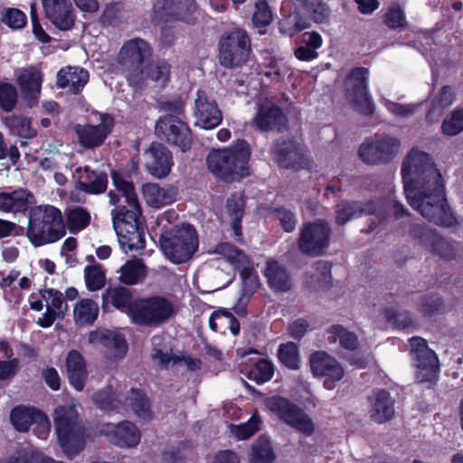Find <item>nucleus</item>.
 Returning a JSON list of instances; mask_svg holds the SVG:
<instances>
[{"mask_svg": "<svg viewBox=\"0 0 463 463\" xmlns=\"http://www.w3.org/2000/svg\"><path fill=\"white\" fill-rule=\"evenodd\" d=\"M402 175L412 208L435 224L451 227L456 223L442 175L428 153L412 148L403 159Z\"/></svg>", "mask_w": 463, "mask_h": 463, "instance_id": "obj_1", "label": "nucleus"}, {"mask_svg": "<svg viewBox=\"0 0 463 463\" xmlns=\"http://www.w3.org/2000/svg\"><path fill=\"white\" fill-rule=\"evenodd\" d=\"M112 181L120 194L110 191L108 194L109 203L116 205L111 216L119 245L126 253L142 250L145 247L144 222L134 185L119 173L112 174Z\"/></svg>", "mask_w": 463, "mask_h": 463, "instance_id": "obj_2", "label": "nucleus"}, {"mask_svg": "<svg viewBox=\"0 0 463 463\" xmlns=\"http://www.w3.org/2000/svg\"><path fill=\"white\" fill-rule=\"evenodd\" d=\"M250 156L248 143L240 140L232 147L212 150L206 162L209 170L215 176L224 181H233L249 175Z\"/></svg>", "mask_w": 463, "mask_h": 463, "instance_id": "obj_3", "label": "nucleus"}, {"mask_svg": "<svg viewBox=\"0 0 463 463\" xmlns=\"http://www.w3.org/2000/svg\"><path fill=\"white\" fill-rule=\"evenodd\" d=\"M26 234L35 247L59 241L65 234L61 212L50 204L32 207Z\"/></svg>", "mask_w": 463, "mask_h": 463, "instance_id": "obj_4", "label": "nucleus"}, {"mask_svg": "<svg viewBox=\"0 0 463 463\" xmlns=\"http://www.w3.org/2000/svg\"><path fill=\"white\" fill-rule=\"evenodd\" d=\"M53 422L59 443L68 457L83 449L85 428L79 419L75 404L58 406L54 411Z\"/></svg>", "mask_w": 463, "mask_h": 463, "instance_id": "obj_5", "label": "nucleus"}, {"mask_svg": "<svg viewBox=\"0 0 463 463\" xmlns=\"http://www.w3.org/2000/svg\"><path fill=\"white\" fill-rule=\"evenodd\" d=\"M159 245L171 262L180 264L193 257L198 250L199 240L193 225L181 223L165 231L160 236Z\"/></svg>", "mask_w": 463, "mask_h": 463, "instance_id": "obj_6", "label": "nucleus"}, {"mask_svg": "<svg viewBox=\"0 0 463 463\" xmlns=\"http://www.w3.org/2000/svg\"><path fill=\"white\" fill-rule=\"evenodd\" d=\"M152 55L150 45L141 38L126 42L118 55V62L122 67L128 83L135 89L145 85L146 60Z\"/></svg>", "mask_w": 463, "mask_h": 463, "instance_id": "obj_7", "label": "nucleus"}, {"mask_svg": "<svg viewBox=\"0 0 463 463\" xmlns=\"http://www.w3.org/2000/svg\"><path fill=\"white\" fill-rule=\"evenodd\" d=\"M93 402L102 411H119L131 407L136 416L142 420L151 419L152 413L147 398L145 394L137 389L132 388L128 396L124 397L117 394L110 386L106 387L93 394Z\"/></svg>", "mask_w": 463, "mask_h": 463, "instance_id": "obj_8", "label": "nucleus"}, {"mask_svg": "<svg viewBox=\"0 0 463 463\" xmlns=\"http://www.w3.org/2000/svg\"><path fill=\"white\" fill-rule=\"evenodd\" d=\"M175 312L174 303L165 297L139 298L130 308V321L137 326L156 327L167 322Z\"/></svg>", "mask_w": 463, "mask_h": 463, "instance_id": "obj_9", "label": "nucleus"}, {"mask_svg": "<svg viewBox=\"0 0 463 463\" xmlns=\"http://www.w3.org/2000/svg\"><path fill=\"white\" fill-rule=\"evenodd\" d=\"M250 52V40L243 29L234 28L220 38L219 60L226 68L242 65L248 60Z\"/></svg>", "mask_w": 463, "mask_h": 463, "instance_id": "obj_10", "label": "nucleus"}, {"mask_svg": "<svg viewBox=\"0 0 463 463\" xmlns=\"http://www.w3.org/2000/svg\"><path fill=\"white\" fill-rule=\"evenodd\" d=\"M400 140L392 136L375 134L366 138L359 146V158L367 165H378L390 163L399 153Z\"/></svg>", "mask_w": 463, "mask_h": 463, "instance_id": "obj_11", "label": "nucleus"}, {"mask_svg": "<svg viewBox=\"0 0 463 463\" xmlns=\"http://www.w3.org/2000/svg\"><path fill=\"white\" fill-rule=\"evenodd\" d=\"M215 252L222 255L234 269L240 271L241 279V295L251 298L260 287L257 273L250 268L248 257L240 250L228 242L219 243Z\"/></svg>", "mask_w": 463, "mask_h": 463, "instance_id": "obj_12", "label": "nucleus"}, {"mask_svg": "<svg viewBox=\"0 0 463 463\" xmlns=\"http://www.w3.org/2000/svg\"><path fill=\"white\" fill-rule=\"evenodd\" d=\"M95 121L75 126L79 145L87 149H94L104 144L114 128V118L109 113H93Z\"/></svg>", "mask_w": 463, "mask_h": 463, "instance_id": "obj_13", "label": "nucleus"}, {"mask_svg": "<svg viewBox=\"0 0 463 463\" xmlns=\"http://www.w3.org/2000/svg\"><path fill=\"white\" fill-rule=\"evenodd\" d=\"M410 352L417 367V379L420 383L434 382L438 378L439 360L425 339L413 336L409 340Z\"/></svg>", "mask_w": 463, "mask_h": 463, "instance_id": "obj_14", "label": "nucleus"}, {"mask_svg": "<svg viewBox=\"0 0 463 463\" xmlns=\"http://www.w3.org/2000/svg\"><path fill=\"white\" fill-rule=\"evenodd\" d=\"M156 134L160 139L178 146L182 152L191 148L193 137L190 128L173 115L159 118L156 124Z\"/></svg>", "mask_w": 463, "mask_h": 463, "instance_id": "obj_15", "label": "nucleus"}, {"mask_svg": "<svg viewBox=\"0 0 463 463\" xmlns=\"http://www.w3.org/2000/svg\"><path fill=\"white\" fill-rule=\"evenodd\" d=\"M363 215H373L370 225L364 232H372L384 220V213L381 205L373 202H349L342 201L335 206V222L339 225H344L354 217Z\"/></svg>", "mask_w": 463, "mask_h": 463, "instance_id": "obj_16", "label": "nucleus"}, {"mask_svg": "<svg viewBox=\"0 0 463 463\" xmlns=\"http://www.w3.org/2000/svg\"><path fill=\"white\" fill-rule=\"evenodd\" d=\"M368 73V69L358 67L349 73L345 80L348 99L354 109L364 115H371L374 111V105L367 91Z\"/></svg>", "mask_w": 463, "mask_h": 463, "instance_id": "obj_17", "label": "nucleus"}, {"mask_svg": "<svg viewBox=\"0 0 463 463\" xmlns=\"http://www.w3.org/2000/svg\"><path fill=\"white\" fill-rule=\"evenodd\" d=\"M331 232L330 226L324 221L306 224L298 240L300 250L309 256L323 255L329 246Z\"/></svg>", "mask_w": 463, "mask_h": 463, "instance_id": "obj_18", "label": "nucleus"}, {"mask_svg": "<svg viewBox=\"0 0 463 463\" xmlns=\"http://www.w3.org/2000/svg\"><path fill=\"white\" fill-rule=\"evenodd\" d=\"M153 10L155 19L158 21L180 20L194 24L196 20L194 0H156Z\"/></svg>", "mask_w": 463, "mask_h": 463, "instance_id": "obj_19", "label": "nucleus"}, {"mask_svg": "<svg viewBox=\"0 0 463 463\" xmlns=\"http://www.w3.org/2000/svg\"><path fill=\"white\" fill-rule=\"evenodd\" d=\"M310 368L315 376L326 377L324 386L328 390L335 388V383L345 375L341 364L325 351H317L310 355Z\"/></svg>", "mask_w": 463, "mask_h": 463, "instance_id": "obj_20", "label": "nucleus"}, {"mask_svg": "<svg viewBox=\"0 0 463 463\" xmlns=\"http://www.w3.org/2000/svg\"><path fill=\"white\" fill-rule=\"evenodd\" d=\"M195 124L203 129H213L222 120V113L216 101L205 90H199L194 100Z\"/></svg>", "mask_w": 463, "mask_h": 463, "instance_id": "obj_21", "label": "nucleus"}, {"mask_svg": "<svg viewBox=\"0 0 463 463\" xmlns=\"http://www.w3.org/2000/svg\"><path fill=\"white\" fill-rule=\"evenodd\" d=\"M287 116L280 107L270 100H264L258 105L253 118L254 126L261 132H281L286 128Z\"/></svg>", "mask_w": 463, "mask_h": 463, "instance_id": "obj_22", "label": "nucleus"}, {"mask_svg": "<svg viewBox=\"0 0 463 463\" xmlns=\"http://www.w3.org/2000/svg\"><path fill=\"white\" fill-rule=\"evenodd\" d=\"M89 342L99 347L109 360L122 359L128 352L125 338L118 333L110 330L92 331Z\"/></svg>", "mask_w": 463, "mask_h": 463, "instance_id": "obj_23", "label": "nucleus"}, {"mask_svg": "<svg viewBox=\"0 0 463 463\" xmlns=\"http://www.w3.org/2000/svg\"><path fill=\"white\" fill-rule=\"evenodd\" d=\"M99 432L119 448H135L139 444L141 439L139 429L128 420H123L118 424H105Z\"/></svg>", "mask_w": 463, "mask_h": 463, "instance_id": "obj_24", "label": "nucleus"}, {"mask_svg": "<svg viewBox=\"0 0 463 463\" xmlns=\"http://www.w3.org/2000/svg\"><path fill=\"white\" fill-rule=\"evenodd\" d=\"M48 20L61 31H70L75 24V12L70 0H42Z\"/></svg>", "mask_w": 463, "mask_h": 463, "instance_id": "obj_25", "label": "nucleus"}, {"mask_svg": "<svg viewBox=\"0 0 463 463\" xmlns=\"http://www.w3.org/2000/svg\"><path fill=\"white\" fill-rule=\"evenodd\" d=\"M146 166L150 175L162 179L166 177L174 165L172 153L164 145L153 142L145 152Z\"/></svg>", "mask_w": 463, "mask_h": 463, "instance_id": "obj_26", "label": "nucleus"}, {"mask_svg": "<svg viewBox=\"0 0 463 463\" xmlns=\"http://www.w3.org/2000/svg\"><path fill=\"white\" fill-rule=\"evenodd\" d=\"M153 350H152V359L155 363H156L161 367H167L170 364L173 365L180 364L184 366L186 370L190 372H195L201 369L202 361L200 358L194 357L189 354L185 355H175L172 356L169 353V349L167 347L162 349L158 346L161 345L163 341V337L160 335H155L151 339Z\"/></svg>", "mask_w": 463, "mask_h": 463, "instance_id": "obj_27", "label": "nucleus"}, {"mask_svg": "<svg viewBox=\"0 0 463 463\" xmlns=\"http://www.w3.org/2000/svg\"><path fill=\"white\" fill-rule=\"evenodd\" d=\"M76 188L87 194H99L106 191L108 175L103 171L91 170L90 166H79L73 173Z\"/></svg>", "mask_w": 463, "mask_h": 463, "instance_id": "obj_28", "label": "nucleus"}, {"mask_svg": "<svg viewBox=\"0 0 463 463\" xmlns=\"http://www.w3.org/2000/svg\"><path fill=\"white\" fill-rule=\"evenodd\" d=\"M10 420L13 426L21 432L27 431L33 423L39 424L44 430L49 429L46 416L34 408L17 406L11 411Z\"/></svg>", "mask_w": 463, "mask_h": 463, "instance_id": "obj_29", "label": "nucleus"}, {"mask_svg": "<svg viewBox=\"0 0 463 463\" xmlns=\"http://www.w3.org/2000/svg\"><path fill=\"white\" fill-rule=\"evenodd\" d=\"M17 83L24 95L35 102L41 92L43 73L38 66H28L16 72Z\"/></svg>", "mask_w": 463, "mask_h": 463, "instance_id": "obj_30", "label": "nucleus"}, {"mask_svg": "<svg viewBox=\"0 0 463 463\" xmlns=\"http://www.w3.org/2000/svg\"><path fill=\"white\" fill-rule=\"evenodd\" d=\"M146 203L154 208H161L176 200L177 191L175 187H160L157 184L147 183L142 186Z\"/></svg>", "mask_w": 463, "mask_h": 463, "instance_id": "obj_31", "label": "nucleus"}, {"mask_svg": "<svg viewBox=\"0 0 463 463\" xmlns=\"http://www.w3.org/2000/svg\"><path fill=\"white\" fill-rule=\"evenodd\" d=\"M89 72L80 67L68 66L59 71L57 85L60 88H68L71 92L79 93L89 80Z\"/></svg>", "mask_w": 463, "mask_h": 463, "instance_id": "obj_32", "label": "nucleus"}, {"mask_svg": "<svg viewBox=\"0 0 463 463\" xmlns=\"http://www.w3.org/2000/svg\"><path fill=\"white\" fill-rule=\"evenodd\" d=\"M394 416V402L385 390L374 393L370 411L371 419L376 423H384Z\"/></svg>", "mask_w": 463, "mask_h": 463, "instance_id": "obj_33", "label": "nucleus"}, {"mask_svg": "<svg viewBox=\"0 0 463 463\" xmlns=\"http://www.w3.org/2000/svg\"><path fill=\"white\" fill-rule=\"evenodd\" d=\"M132 294L129 289L124 287L109 288L102 294V304L104 307H113L126 313L130 318V308L133 306Z\"/></svg>", "mask_w": 463, "mask_h": 463, "instance_id": "obj_34", "label": "nucleus"}, {"mask_svg": "<svg viewBox=\"0 0 463 463\" xmlns=\"http://www.w3.org/2000/svg\"><path fill=\"white\" fill-rule=\"evenodd\" d=\"M66 371L71 385L77 390L84 388L87 376L85 362L78 351H71L66 358Z\"/></svg>", "mask_w": 463, "mask_h": 463, "instance_id": "obj_35", "label": "nucleus"}, {"mask_svg": "<svg viewBox=\"0 0 463 463\" xmlns=\"http://www.w3.org/2000/svg\"><path fill=\"white\" fill-rule=\"evenodd\" d=\"M33 195L26 190L18 189L12 193H0V211L5 213L25 212Z\"/></svg>", "mask_w": 463, "mask_h": 463, "instance_id": "obj_36", "label": "nucleus"}, {"mask_svg": "<svg viewBox=\"0 0 463 463\" xmlns=\"http://www.w3.org/2000/svg\"><path fill=\"white\" fill-rule=\"evenodd\" d=\"M265 277L269 286L275 291L286 292L289 290V275L287 268L276 260L266 263Z\"/></svg>", "mask_w": 463, "mask_h": 463, "instance_id": "obj_37", "label": "nucleus"}, {"mask_svg": "<svg viewBox=\"0 0 463 463\" xmlns=\"http://www.w3.org/2000/svg\"><path fill=\"white\" fill-rule=\"evenodd\" d=\"M210 328L214 332L225 334L227 330L234 335L240 334V323L234 316L223 309L216 310L212 313L209 318Z\"/></svg>", "mask_w": 463, "mask_h": 463, "instance_id": "obj_38", "label": "nucleus"}, {"mask_svg": "<svg viewBox=\"0 0 463 463\" xmlns=\"http://www.w3.org/2000/svg\"><path fill=\"white\" fill-rule=\"evenodd\" d=\"M326 333L328 334L327 341L330 344H335L338 341L343 348L349 351H354L359 345L356 334L341 325H332L326 329Z\"/></svg>", "mask_w": 463, "mask_h": 463, "instance_id": "obj_39", "label": "nucleus"}, {"mask_svg": "<svg viewBox=\"0 0 463 463\" xmlns=\"http://www.w3.org/2000/svg\"><path fill=\"white\" fill-rule=\"evenodd\" d=\"M119 279L126 285L140 283L146 276V268L142 260H128L119 269Z\"/></svg>", "mask_w": 463, "mask_h": 463, "instance_id": "obj_40", "label": "nucleus"}, {"mask_svg": "<svg viewBox=\"0 0 463 463\" xmlns=\"http://www.w3.org/2000/svg\"><path fill=\"white\" fill-rule=\"evenodd\" d=\"M5 127L12 135L22 138H33L37 135L35 128L32 127L29 118L21 115H12L4 120Z\"/></svg>", "mask_w": 463, "mask_h": 463, "instance_id": "obj_41", "label": "nucleus"}, {"mask_svg": "<svg viewBox=\"0 0 463 463\" xmlns=\"http://www.w3.org/2000/svg\"><path fill=\"white\" fill-rule=\"evenodd\" d=\"M453 102V92L450 86H444L433 99L431 106L426 115L430 122H436L442 116L444 109Z\"/></svg>", "mask_w": 463, "mask_h": 463, "instance_id": "obj_42", "label": "nucleus"}, {"mask_svg": "<svg viewBox=\"0 0 463 463\" xmlns=\"http://www.w3.org/2000/svg\"><path fill=\"white\" fill-rule=\"evenodd\" d=\"M171 65L165 60H157L145 68V81L151 80L157 86L165 87L170 78Z\"/></svg>", "mask_w": 463, "mask_h": 463, "instance_id": "obj_43", "label": "nucleus"}, {"mask_svg": "<svg viewBox=\"0 0 463 463\" xmlns=\"http://www.w3.org/2000/svg\"><path fill=\"white\" fill-rule=\"evenodd\" d=\"M250 460L252 463H273L275 454L270 444V440L260 436L251 446Z\"/></svg>", "mask_w": 463, "mask_h": 463, "instance_id": "obj_44", "label": "nucleus"}, {"mask_svg": "<svg viewBox=\"0 0 463 463\" xmlns=\"http://www.w3.org/2000/svg\"><path fill=\"white\" fill-rule=\"evenodd\" d=\"M99 314L98 304L91 299L85 298L79 301L74 307V319L80 325L92 324Z\"/></svg>", "mask_w": 463, "mask_h": 463, "instance_id": "obj_45", "label": "nucleus"}, {"mask_svg": "<svg viewBox=\"0 0 463 463\" xmlns=\"http://www.w3.org/2000/svg\"><path fill=\"white\" fill-rule=\"evenodd\" d=\"M291 428L304 436L315 432V423L311 417L302 409L291 404Z\"/></svg>", "mask_w": 463, "mask_h": 463, "instance_id": "obj_46", "label": "nucleus"}, {"mask_svg": "<svg viewBox=\"0 0 463 463\" xmlns=\"http://www.w3.org/2000/svg\"><path fill=\"white\" fill-rule=\"evenodd\" d=\"M42 298L45 301L46 309L62 317L68 307L63 294L54 288L40 290Z\"/></svg>", "mask_w": 463, "mask_h": 463, "instance_id": "obj_47", "label": "nucleus"}, {"mask_svg": "<svg viewBox=\"0 0 463 463\" xmlns=\"http://www.w3.org/2000/svg\"><path fill=\"white\" fill-rule=\"evenodd\" d=\"M90 222V213L80 206L71 209L67 213V226L71 232L77 233L86 228Z\"/></svg>", "mask_w": 463, "mask_h": 463, "instance_id": "obj_48", "label": "nucleus"}, {"mask_svg": "<svg viewBox=\"0 0 463 463\" xmlns=\"http://www.w3.org/2000/svg\"><path fill=\"white\" fill-rule=\"evenodd\" d=\"M274 374L272 363L266 359H260L248 373V378L258 384L269 382Z\"/></svg>", "mask_w": 463, "mask_h": 463, "instance_id": "obj_49", "label": "nucleus"}, {"mask_svg": "<svg viewBox=\"0 0 463 463\" xmlns=\"http://www.w3.org/2000/svg\"><path fill=\"white\" fill-rule=\"evenodd\" d=\"M432 251L446 260H455L458 256L457 243L437 235L431 245Z\"/></svg>", "mask_w": 463, "mask_h": 463, "instance_id": "obj_50", "label": "nucleus"}, {"mask_svg": "<svg viewBox=\"0 0 463 463\" xmlns=\"http://www.w3.org/2000/svg\"><path fill=\"white\" fill-rule=\"evenodd\" d=\"M265 405L276 417L286 424H289V401L280 396L269 397Z\"/></svg>", "mask_w": 463, "mask_h": 463, "instance_id": "obj_51", "label": "nucleus"}, {"mask_svg": "<svg viewBox=\"0 0 463 463\" xmlns=\"http://www.w3.org/2000/svg\"><path fill=\"white\" fill-rule=\"evenodd\" d=\"M260 419L254 413L247 422L239 425H231V433L239 440H243L253 436L259 430Z\"/></svg>", "mask_w": 463, "mask_h": 463, "instance_id": "obj_52", "label": "nucleus"}, {"mask_svg": "<svg viewBox=\"0 0 463 463\" xmlns=\"http://www.w3.org/2000/svg\"><path fill=\"white\" fill-rule=\"evenodd\" d=\"M272 159L283 168L289 167V140L287 137L277 139L271 146Z\"/></svg>", "mask_w": 463, "mask_h": 463, "instance_id": "obj_53", "label": "nucleus"}, {"mask_svg": "<svg viewBox=\"0 0 463 463\" xmlns=\"http://www.w3.org/2000/svg\"><path fill=\"white\" fill-rule=\"evenodd\" d=\"M311 166L312 161L307 155L306 146L291 140V169H307Z\"/></svg>", "mask_w": 463, "mask_h": 463, "instance_id": "obj_54", "label": "nucleus"}, {"mask_svg": "<svg viewBox=\"0 0 463 463\" xmlns=\"http://www.w3.org/2000/svg\"><path fill=\"white\" fill-rule=\"evenodd\" d=\"M41 453L32 447H25L3 459L2 463H40Z\"/></svg>", "mask_w": 463, "mask_h": 463, "instance_id": "obj_55", "label": "nucleus"}, {"mask_svg": "<svg viewBox=\"0 0 463 463\" xmlns=\"http://www.w3.org/2000/svg\"><path fill=\"white\" fill-rule=\"evenodd\" d=\"M84 278L88 289L91 291L99 290L105 285V273L99 266H87Z\"/></svg>", "mask_w": 463, "mask_h": 463, "instance_id": "obj_56", "label": "nucleus"}, {"mask_svg": "<svg viewBox=\"0 0 463 463\" xmlns=\"http://www.w3.org/2000/svg\"><path fill=\"white\" fill-rule=\"evenodd\" d=\"M463 131V109H455L442 123V132L447 136H456Z\"/></svg>", "mask_w": 463, "mask_h": 463, "instance_id": "obj_57", "label": "nucleus"}, {"mask_svg": "<svg viewBox=\"0 0 463 463\" xmlns=\"http://www.w3.org/2000/svg\"><path fill=\"white\" fill-rule=\"evenodd\" d=\"M273 15L271 9L266 0H257L255 2V12L252 15V23L256 27H264L272 21Z\"/></svg>", "mask_w": 463, "mask_h": 463, "instance_id": "obj_58", "label": "nucleus"}, {"mask_svg": "<svg viewBox=\"0 0 463 463\" xmlns=\"http://www.w3.org/2000/svg\"><path fill=\"white\" fill-rule=\"evenodd\" d=\"M17 90L10 83H0V107L6 112L12 111L17 103Z\"/></svg>", "mask_w": 463, "mask_h": 463, "instance_id": "obj_59", "label": "nucleus"}, {"mask_svg": "<svg viewBox=\"0 0 463 463\" xmlns=\"http://www.w3.org/2000/svg\"><path fill=\"white\" fill-rule=\"evenodd\" d=\"M331 268L332 266L328 261L318 260L315 262L314 269L316 273L314 276L316 277L318 289H326L331 285Z\"/></svg>", "mask_w": 463, "mask_h": 463, "instance_id": "obj_60", "label": "nucleus"}, {"mask_svg": "<svg viewBox=\"0 0 463 463\" xmlns=\"http://www.w3.org/2000/svg\"><path fill=\"white\" fill-rule=\"evenodd\" d=\"M2 22L13 30L22 29L26 25V14L17 8H7L3 16Z\"/></svg>", "mask_w": 463, "mask_h": 463, "instance_id": "obj_61", "label": "nucleus"}, {"mask_svg": "<svg viewBox=\"0 0 463 463\" xmlns=\"http://www.w3.org/2000/svg\"><path fill=\"white\" fill-rule=\"evenodd\" d=\"M410 234L425 246H430L438 235L434 230L421 223L411 225Z\"/></svg>", "mask_w": 463, "mask_h": 463, "instance_id": "obj_62", "label": "nucleus"}, {"mask_svg": "<svg viewBox=\"0 0 463 463\" xmlns=\"http://www.w3.org/2000/svg\"><path fill=\"white\" fill-rule=\"evenodd\" d=\"M384 22L391 29L404 27L406 24V18L402 8L397 5H392L384 15Z\"/></svg>", "mask_w": 463, "mask_h": 463, "instance_id": "obj_63", "label": "nucleus"}, {"mask_svg": "<svg viewBox=\"0 0 463 463\" xmlns=\"http://www.w3.org/2000/svg\"><path fill=\"white\" fill-rule=\"evenodd\" d=\"M317 24H328L330 22V8L322 0L315 3L314 6L307 10Z\"/></svg>", "mask_w": 463, "mask_h": 463, "instance_id": "obj_64", "label": "nucleus"}]
</instances>
